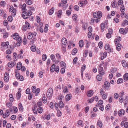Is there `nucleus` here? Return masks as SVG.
Segmentation results:
<instances>
[{
	"label": "nucleus",
	"instance_id": "1",
	"mask_svg": "<svg viewBox=\"0 0 128 128\" xmlns=\"http://www.w3.org/2000/svg\"><path fill=\"white\" fill-rule=\"evenodd\" d=\"M53 90L51 88H50L47 90L46 93V96L48 98H50L52 96Z\"/></svg>",
	"mask_w": 128,
	"mask_h": 128
},
{
	"label": "nucleus",
	"instance_id": "2",
	"mask_svg": "<svg viewBox=\"0 0 128 128\" xmlns=\"http://www.w3.org/2000/svg\"><path fill=\"white\" fill-rule=\"evenodd\" d=\"M22 17L24 19H26L28 18V13L25 11H23L22 13Z\"/></svg>",
	"mask_w": 128,
	"mask_h": 128
},
{
	"label": "nucleus",
	"instance_id": "3",
	"mask_svg": "<svg viewBox=\"0 0 128 128\" xmlns=\"http://www.w3.org/2000/svg\"><path fill=\"white\" fill-rule=\"evenodd\" d=\"M125 112V111L124 110H120L118 111V115L120 116H121L122 115H124Z\"/></svg>",
	"mask_w": 128,
	"mask_h": 128
},
{
	"label": "nucleus",
	"instance_id": "4",
	"mask_svg": "<svg viewBox=\"0 0 128 128\" xmlns=\"http://www.w3.org/2000/svg\"><path fill=\"white\" fill-rule=\"evenodd\" d=\"M124 82H126L128 80V73H126L124 75Z\"/></svg>",
	"mask_w": 128,
	"mask_h": 128
},
{
	"label": "nucleus",
	"instance_id": "5",
	"mask_svg": "<svg viewBox=\"0 0 128 128\" xmlns=\"http://www.w3.org/2000/svg\"><path fill=\"white\" fill-rule=\"evenodd\" d=\"M42 101L45 104L47 102V99L46 98V97L45 94H43L42 95Z\"/></svg>",
	"mask_w": 128,
	"mask_h": 128
},
{
	"label": "nucleus",
	"instance_id": "6",
	"mask_svg": "<svg viewBox=\"0 0 128 128\" xmlns=\"http://www.w3.org/2000/svg\"><path fill=\"white\" fill-rule=\"evenodd\" d=\"M116 45V48L118 51H120V50L121 48V44L119 43H117V44Z\"/></svg>",
	"mask_w": 128,
	"mask_h": 128
},
{
	"label": "nucleus",
	"instance_id": "7",
	"mask_svg": "<svg viewBox=\"0 0 128 128\" xmlns=\"http://www.w3.org/2000/svg\"><path fill=\"white\" fill-rule=\"evenodd\" d=\"M93 93V92L92 90H90L87 92V94L88 96L91 97L92 96Z\"/></svg>",
	"mask_w": 128,
	"mask_h": 128
},
{
	"label": "nucleus",
	"instance_id": "8",
	"mask_svg": "<svg viewBox=\"0 0 128 128\" xmlns=\"http://www.w3.org/2000/svg\"><path fill=\"white\" fill-rule=\"evenodd\" d=\"M62 42L63 44L66 45L67 43L66 39L64 38H62Z\"/></svg>",
	"mask_w": 128,
	"mask_h": 128
},
{
	"label": "nucleus",
	"instance_id": "9",
	"mask_svg": "<svg viewBox=\"0 0 128 128\" xmlns=\"http://www.w3.org/2000/svg\"><path fill=\"white\" fill-rule=\"evenodd\" d=\"M8 66L9 67H12L14 65V63L12 62H9L8 64Z\"/></svg>",
	"mask_w": 128,
	"mask_h": 128
},
{
	"label": "nucleus",
	"instance_id": "10",
	"mask_svg": "<svg viewBox=\"0 0 128 128\" xmlns=\"http://www.w3.org/2000/svg\"><path fill=\"white\" fill-rule=\"evenodd\" d=\"M83 122L81 120H79L77 123V125L78 126H83Z\"/></svg>",
	"mask_w": 128,
	"mask_h": 128
},
{
	"label": "nucleus",
	"instance_id": "11",
	"mask_svg": "<svg viewBox=\"0 0 128 128\" xmlns=\"http://www.w3.org/2000/svg\"><path fill=\"white\" fill-rule=\"evenodd\" d=\"M56 68L55 65L54 64H53L51 66L50 68V70L52 72H54L55 71Z\"/></svg>",
	"mask_w": 128,
	"mask_h": 128
},
{
	"label": "nucleus",
	"instance_id": "12",
	"mask_svg": "<svg viewBox=\"0 0 128 128\" xmlns=\"http://www.w3.org/2000/svg\"><path fill=\"white\" fill-rule=\"evenodd\" d=\"M72 97V95L70 94H67L66 96V100H69Z\"/></svg>",
	"mask_w": 128,
	"mask_h": 128
},
{
	"label": "nucleus",
	"instance_id": "13",
	"mask_svg": "<svg viewBox=\"0 0 128 128\" xmlns=\"http://www.w3.org/2000/svg\"><path fill=\"white\" fill-rule=\"evenodd\" d=\"M116 2L115 0H114L112 2L111 6L112 7L115 8L116 6Z\"/></svg>",
	"mask_w": 128,
	"mask_h": 128
},
{
	"label": "nucleus",
	"instance_id": "14",
	"mask_svg": "<svg viewBox=\"0 0 128 128\" xmlns=\"http://www.w3.org/2000/svg\"><path fill=\"white\" fill-rule=\"evenodd\" d=\"M22 66V63L20 62L18 63L17 64L16 68L18 70H20L21 69Z\"/></svg>",
	"mask_w": 128,
	"mask_h": 128
},
{
	"label": "nucleus",
	"instance_id": "15",
	"mask_svg": "<svg viewBox=\"0 0 128 128\" xmlns=\"http://www.w3.org/2000/svg\"><path fill=\"white\" fill-rule=\"evenodd\" d=\"M54 8H52L48 12L49 15H52L54 12Z\"/></svg>",
	"mask_w": 128,
	"mask_h": 128
},
{
	"label": "nucleus",
	"instance_id": "16",
	"mask_svg": "<svg viewBox=\"0 0 128 128\" xmlns=\"http://www.w3.org/2000/svg\"><path fill=\"white\" fill-rule=\"evenodd\" d=\"M63 92L64 93L67 94L68 92V89L67 87L66 86H65L64 87L63 90Z\"/></svg>",
	"mask_w": 128,
	"mask_h": 128
},
{
	"label": "nucleus",
	"instance_id": "17",
	"mask_svg": "<svg viewBox=\"0 0 128 128\" xmlns=\"http://www.w3.org/2000/svg\"><path fill=\"white\" fill-rule=\"evenodd\" d=\"M97 125L100 128H102V122L98 120L97 122Z\"/></svg>",
	"mask_w": 128,
	"mask_h": 128
},
{
	"label": "nucleus",
	"instance_id": "18",
	"mask_svg": "<svg viewBox=\"0 0 128 128\" xmlns=\"http://www.w3.org/2000/svg\"><path fill=\"white\" fill-rule=\"evenodd\" d=\"M104 85L106 87H109L110 86V84L109 82L106 81L104 82Z\"/></svg>",
	"mask_w": 128,
	"mask_h": 128
},
{
	"label": "nucleus",
	"instance_id": "19",
	"mask_svg": "<svg viewBox=\"0 0 128 128\" xmlns=\"http://www.w3.org/2000/svg\"><path fill=\"white\" fill-rule=\"evenodd\" d=\"M31 50L33 52H35L36 50V46L34 45H32L30 47Z\"/></svg>",
	"mask_w": 128,
	"mask_h": 128
},
{
	"label": "nucleus",
	"instance_id": "20",
	"mask_svg": "<svg viewBox=\"0 0 128 128\" xmlns=\"http://www.w3.org/2000/svg\"><path fill=\"white\" fill-rule=\"evenodd\" d=\"M59 106V107L61 108L64 106V104L63 102L62 101H60L58 103Z\"/></svg>",
	"mask_w": 128,
	"mask_h": 128
},
{
	"label": "nucleus",
	"instance_id": "21",
	"mask_svg": "<svg viewBox=\"0 0 128 128\" xmlns=\"http://www.w3.org/2000/svg\"><path fill=\"white\" fill-rule=\"evenodd\" d=\"M18 34L17 33H16L13 35V38L14 39L16 40L17 39V38L18 37Z\"/></svg>",
	"mask_w": 128,
	"mask_h": 128
},
{
	"label": "nucleus",
	"instance_id": "22",
	"mask_svg": "<svg viewBox=\"0 0 128 128\" xmlns=\"http://www.w3.org/2000/svg\"><path fill=\"white\" fill-rule=\"evenodd\" d=\"M9 44V43L8 42H2L1 44L2 46H8Z\"/></svg>",
	"mask_w": 128,
	"mask_h": 128
},
{
	"label": "nucleus",
	"instance_id": "23",
	"mask_svg": "<svg viewBox=\"0 0 128 128\" xmlns=\"http://www.w3.org/2000/svg\"><path fill=\"white\" fill-rule=\"evenodd\" d=\"M77 50L76 48H74L72 52V55H74L77 53Z\"/></svg>",
	"mask_w": 128,
	"mask_h": 128
},
{
	"label": "nucleus",
	"instance_id": "24",
	"mask_svg": "<svg viewBox=\"0 0 128 128\" xmlns=\"http://www.w3.org/2000/svg\"><path fill=\"white\" fill-rule=\"evenodd\" d=\"M79 46L80 48H82L83 46V41L82 40H80L79 43Z\"/></svg>",
	"mask_w": 128,
	"mask_h": 128
},
{
	"label": "nucleus",
	"instance_id": "25",
	"mask_svg": "<svg viewBox=\"0 0 128 128\" xmlns=\"http://www.w3.org/2000/svg\"><path fill=\"white\" fill-rule=\"evenodd\" d=\"M18 106V108L19 110L21 111H22L23 108L21 103H20L19 104Z\"/></svg>",
	"mask_w": 128,
	"mask_h": 128
},
{
	"label": "nucleus",
	"instance_id": "26",
	"mask_svg": "<svg viewBox=\"0 0 128 128\" xmlns=\"http://www.w3.org/2000/svg\"><path fill=\"white\" fill-rule=\"evenodd\" d=\"M105 25L104 24V23H102L100 24L101 28L102 30V31L103 32L104 30V28Z\"/></svg>",
	"mask_w": 128,
	"mask_h": 128
},
{
	"label": "nucleus",
	"instance_id": "27",
	"mask_svg": "<svg viewBox=\"0 0 128 128\" xmlns=\"http://www.w3.org/2000/svg\"><path fill=\"white\" fill-rule=\"evenodd\" d=\"M105 49L106 50H107L109 49V51H110V47L109 45L108 44H105L104 47Z\"/></svg>",
	"mask_w": 128,
	"mask_h": 128
},
{
	"label": "nucleus",
	"instance_id": "28",
	"mask_svg": "<svg viewBox=\"0 0 128 128\" xmlns=\"http://www.w3.org/2000/svg\"><path fill=\"white\" fill-rule=\"evenodd\" d=\"M84 2H87V1H86L84 0V1H82V2L80 1L79 3V6L80 7H82L83 6V3Z\"/></svg>",
	"mask_w": 128,
	"mask_h": 128
},
{
	"label": "nucleus",
	"instance_id": "29",
	"mask_svg": "<svg viewBox=\"0 0 128 128\" xmlns=\"http://www.w3.org/2000/svg\"><path fill=\"white\" fill-rule=\"evenodd\" d=\"M123 81V79L122 78H120L117 81V83L118 84L122 83Z\"/></svg>",
	"mask_w": 128,
	"mask_h": 128
},
{
	"label": "nucleus",
	"instance_id": "30",
	"mask_svg": "<svg viewBox=\"0 0 128 128\" xmlns=\"http://www.w3.org/2000/svg\"><path fill=\"white\" fill-rule=\"evenodd\" d=\"M60 64L61 66L63 68H64L66 66V64L65 62H60Z\"/></svg>",
	"mask_w": 128,
	"mask_h": 128
},
{
	"label": "nucleus",
	"instance_id": "31",
	"mask_svg": "<svg viewBox=\"0 0 128 128\" xmlns=\"http://www.w3.org/2000/svg\"><path fill=\"white\" fill-rule=\"evenodd\" d=\"M5 114L6 115V116L8 117L10 114L9 110H6L5 111Z\"/></svg>",
	"mask_w": 128,
	"mask_h": 128
},
{
	"label": "nucleus",
	"instance_id": "32",
	"mask_svg": "<svg viewBox=\"0 0 128 128\" xmlns=\"http://www.w3.org/2000/svg\"><path fill=\"white\" fill-rule=\"evenodd\" d=\"M62 14V12L61 10H59L58 12L57 16L58 17L60 18L61 15Z\"/></svg>",
	"mask_w": 128,
	"mask_h": 128
},
{
	"label": "nucleus",
	"instance_id": "33",
	"mask_svg": "<svg viewBox=\"0 0 128 128\" xmlns=\"http://www.w3.org/2000/svg\"><path fill=\"white\" fill-rule=\"evenodd\" d=\"M26 25L25 26L28 29H29L30 28V24L27 22H25Z\"/></svg>",
	"mask_w": 128,
	"mask_h": 128
},
{
	"label": "nucleus",
	"instance_id": "34",
	"mask_svg": "<svg viewBox=\"0 0 128 128\" xmlns=\"http://www.w3.org/2000/svg\"><path fill=\"white\" fill-rule=\"evenodd\" d=\"M97 80L98 81H100L102 80V77L100 75H98L96 76Z\"/></svg>",
	"mask_w": 128,
	"mask_h": 128
},
{
	"label": "nucleus",
	"instance_id": "35",
	"mask_svg": "<svg viewBox=\"0 0 128 128\" xmlns=\"http://www.w3.org/2000/svg\"><path fill=\"white\" fill-rule=\"evenodd\" d=\"M86 68V65L84 64L82 67L81 68V72H83Z\"/></svg>",
	"mask_w": 128,
	"mask_h": 128
},
{
	"label": "nucleus",
	"instance_id": "36",
	"mask_svg": "<svg viewBox=\"0 0 128 128\" xmlns=\"http://www.w3.org/2000/svg\"><path fill=\"white\" fill-rule=\"evenodd\" d=\"M117 70V69L116 68H113L112 69L110 70L111 72L112 73H114V72H116V71Z\"/></svg>",
	"mask_w": 128,
	"mask_h": 128
},
{
	"label": "nucleus",
	"instance_id": "37",
	"mask_svg": "<svg viewBox=\"0 0 128 128\" xmlns=\"http://www.w3.org/2000/svg\"><path fill=\"white\" fill-rule=\"evenodd\" d=\"M77 16L76 14H74L72 16V18L73 20L74 21H76L77 20Z\"/></svg>",
	"mask_w": 128,
	"mask_h": 128
},
{
	"label": "nucleus",
	"instance_id": "38",
	"mask_svg": "<svg viewBox=\"0 0 128 128\" xmlns=\"http://www.w3.org/2000/svg\"><path fill=\"white\" fill-rule=\"evenodd\" d=\"M37 111L39 113H41L43 111V110L42 107H39V108H38Z\"/></svg>",
	"mask_w": 128,
	"mask_h": 128
},
{
	"label": "nucleus",
	"instance_id": "39",
	"mask_svg": "<svg viewBox=\"0 0 128 128\" xmlns=\"http://www.w3.org/2000/svg\"><path fill=\"white\" fill-rule=\"evenodd\" d=\"M26 2L28 5H30L32 4V1L30 0H26Z\"/></svg>",
	"mask_w": 128,
	"mask_h": 128
},
{
	"label": "nucleus",
	"instance_id": "40",
	"mask_svg": "<svg viewBox=\"0 0 128 128\" xmlns=\"http://www.w3.org/2000/svg\"><path fill=\"white\" fill-rule=\"evenodd\" d=\"M102 65V64H100L99 65L98 69L99 70V71H103V67H101Z\"/></svg>",
	"mask_w": 128,
	"mask_h": 128
},
{
	"label": "nucleus",
	"instance_id": "41",
	"mask_svg": "<svg viewBox=\"0 0 128 128\" xmlns=\"http://www.w3.org/2000/svg\"><path fill=\"white\" fill-rule=\"evenodd\" d=\"M21 96L20 93L18 91L16 94V97L18 99H19L20 98Z\"/></svg>",
	"mask_w": 128,
	"mask_h": 128
},
{
	"label": "nucleus",
	"instance_id": "42",
	"mask_svg": "<svg viewBox=\"0 0 128 128\" xmlns=\"http://www.w3.org/2000/svg\"><path fill=\"white\" fill-rule=\"evenodd\" d=\"M120 11L122 12H124V5L123 4L122 5L120 6Z\"/></svg>",
	"mask_w": 128,
	"mask_h": 128
},
{
	"label": "nucleus",
	"instance_id": "43",
	"mask_svg": "<svg viewBox=\"0 0 128 128\" xmlns=\"http://www.w3.org/2000/svg\"><path fill=\"white\" fill-rule=\"evenodd\" d=\"M50 58L53 61H54L55 60V58L53 54H52L50 56Z\"/></svg>",
	"mask_w": 128,
	"mask_h": 128
},
{
	"label": "nucleus",
	"instance_id": "44",
	"mask_svg": "<svg viewBox=\"0 0 128 128\" xmlns=\"http://www.w3.org/2000/svg\"><path fill=\"white\" fill-rule=\"evenodd\" d=\"M124 24V25H127L128 24V21L126 20H124V21L123 23H122V25H123Z\"/></svg>",
	"mask_w": 128,
	"mask_h": 128
},
{
	"label": "nucleus",
	"instance_id": "45",
	"mask_svg": "<svg viewBox=\"0 0 128 128\" xmlns=\"http://www.w3.org/2000/svg\"><path fill=\"white\" fill-rule=\"evenodd\" d=\"M26 4L24 3V4L22 6V10H25L26 9Z\"/></svg>",
	"mask_w": 128,
	"mask_h": 128
},
{
	"label": "nucleus",
	"instance_id": "46",
	"mask_svg": "<svg viewBox=\"0 0 128 128\" xmlns=\"http://www.w3.org/2000/svg\"><path fill=\"white\" fill-rule=\"evenodd\" d=\"M12 105V102H8L6 103V106L10 108Z\"/></svg>",
	"mask_w": 128,
	"mask_h": 128
},
{
	"label": "nucleus",
	"instance_id": "47",
	"mask_svg": "<svg viewBox=\"0 0 128 128\" xmlns=\"http://www.w3.org/2000/svg\"><path fill=\"white\" fill-rule=\"evenodd\" d=\"M88 53V51L87 50H85L84 52V53L83 56L84 57H86V56L87 54Z\"/></svg>",
	"mask_w": 128,
	"mask_h": 128
},
{
	"label": "nucleus",
	"instance_id": "48",
	"mask_svg": "<svg viewBox=\"0 0 128 128\" xmlns=\"http://www.w3.org/2000/svg\"><path fill=\"white\" fill-rule=\"evenodd\" d=\"M47 58L45 54H44L42 56V60L43 61L45 60Z\"/></svg>",
	"mask_w": 128,
	"mask_h": 128
},
{
	"label": "nucleus",
	"instance_id": "49",
	"mask_svg": "<svg viewBox=\"0 0 128 128\" xmlns=\"http://www.w3.org/2000/svg\"><path fill=\"white\" fill-rule=\"evenodd\" d=\"M94 100V97L92 98L91 99H88V103H92Z\"/></svg>",
	"mask_w": 128,
	"mask_h": 128
},
{
	"label": "nucleus",
	"instance_id": "50",
	"mask_svg": "<svg viewBox=\"0 0 128 128\" xmlns=\"http://www.w3.org/2000/svg\"><path fill=\"white\" fill-rule=\"evenodd\" d=\"M78 58L77 57H75L73 60V64H76L77 60Z\"/></svg>",
	"mask_w": 128,
	"mask_h": 128
},
{
	"label": "nucleus",
	"instance_id": "51",
	"mask_svg": "<svg viewBox=\"0 0 128 128\" xmlns=\"http://www.w3.org/2000/svg\"><path fill=\"white\" fill-rule=\"evenodd\" d=\"M97 13L98 14V16L99 18H100L102 17V14L100 11H98L97 12Z\"/></svg>",
	"mask_w": 128,
	"mask_h": 128
},
{
	"label": "nucleus",
	"instance_id": "52",
	"mask_svg": "<svg viewBox=\"0 0 128 128\" xmlns=\"http://www.w3.org/2000/svg\"><path fill=\"white\" fill-rule=\"evenodd\" d=\"M8 21L11 22L12 20V18L11 16H9L8 17Z\"/></svg>",
	"mask_w": 128,
	"mask_h": 128
},
{
	"label": "nucleus",
	"instance_id": "53",
	"mask_svg": "<svg viewBox=\"0 0 128 128\" xmlns=\"http://www.w3.org/2000/svg\"><path fill=\"white\" fill-rule=\"evenodd\" d=\"M57 112V116L58 117L61 116L62 115V113L60 110H58Z\"/></svg>",
	"mask_w": 128,
	"mask_h": 128
},
{
	"label": "nucleus",
	"instance_id": "54",
	"mask_svg": "<svg viewBox=\"0 0 128 128\" xmlns=\"http://www.w3.org/2000/svg\"><path fill=\"white\" fill-rule=\"evenodd\" d=\"M36 86H32V92H35V91H36Z\"/></svg>",
	"mask_w": 128,
	"mask_h": 128
},
{
	"label": "nucleus",
	"instance_id": "55",
	"mask_svg": "<svg viewBox=\"0 0 128 128\" xmlns=\"http://www.w3.org/2000/svg\"><path fill=\"white\" fill-rule=\"evenodd\" d=\"M124 104H126L128 102V96H126L125 99L124 100Z\"/></svg>",
	"mask_w": 128,
	"mask_h": 128
},
{
	"label": "nucleus",
	"instance_id": "56",
	"mask_svg": "<svg viewBox=\"0 0 128 128\" xmlns=\"http://www.w3.org/2000/svg\"><path fill=\"white\" fill-rule=\"evenodd\" d=\"M114 98L115 99H117L119 96V95L117 93H115L114 95Z\"/></svg>",
	"mask_w": 128,
	"mask_h": 128
},
{
	"label": "nucleus",
	"instance_id": "57",
	"mask_svg": "<svg viewBox=\"0 0 128 128\" xmlns=\"http://www.w3.org/2000/svg\"><path fill=\"white\" fill-rule=\"evenodd\" d=\"M62 6L63 7V9L64 10H65L68 6V5H66V4H63L62 5Z\"/></svg>",
	"mask_w": 128,
	"mask_h": 128
},
{
	"label": "nucleus",
	"instance_id": "58",
	"mask_svg": "<svg viewBox=\"0 0 128 128\" xmlns=\"http://www.w3.org/2000/svg\"><path fill=\"white\" fill-rule=\"evenodd\" d=\"M102 95V98L104 100H105L107 98V94H104Z\"/></svg>",
	"mask_w": 128,
	"mask_h": 128
},
{
	"label": "nucleus",
	"instance_id": "59",
	"mask_svg": "<svg viewBox=\"0 0 128 128\" xmlns=\"http://www.w3.org/2000/svg\"><path fill=\"white\" fill-rule=\"evenodd\" d=\"M32 37V35L31 34H29V35L27 36V38L28 39H31Z\"/></svg>",
	"mask_w": 128,
	"mask_h": 128
},
{
	"label": "nucleus",
	"instance_id": "60",
	"mask_svg": "<svg viewBox=\"0 0 128 128\" xmlns=\"http://www.w3.org/2000/svg\"><path fill=\"white\" fill-rule=\"evenodd\" d=\"M8 36V34L7 32H6L4 34V35L3 36V37L4 38H7Z\"/></svg>",
	"mask_w": 128,
	"mask_h": 128
},
{
	"label": "nucleus",
	"instance_id": "61",
	"mask_svg": "<svg viewBox=\"0 0 128 128\" xmlns=\"http://www.w3.org/2000/svg\"><path fill=\"white\" fill-rule=\"evenodd\" d=\"M98 46L100 48H102V42H99L98 44Z\"/></svg>",
	"mask_w": 128,
	"mask_h": 128
},
{
	"label": "nucleus",
	"instance_id": "62",
	"mask_svg": "<svg viewBox=\"0 0 128 128\" xmlns=\"http://www.w3.org/2000/svg\"><path fill=\"white\" fill-rule=\"evenodd\" d=\"M87 25L86 24H84L82 25V28L84 30H85L86 28Z\"/></svg>",
	"mask_w": 128,
	"mask_h": 128
},
{
	"label": "nucleus",
	"instance_id": "63",
	"mask_svg": "<svg viewBox=\"0 0 128 128\" xmlns=\"http://www.w3.org/2000/svg\"><path fill=\"white\" fill-rule=\"evenodd\" d=\"M9 77H4V81L6 82H8L9 80Z\"/></svg>",
	"mask_w": 128,
	"mask_h": 128
},
{
	"label": "nucleus",
	"instance_id": "64",
	"mask_svg": "<svg viewBox=\"0 0 128 128\" xmlns=\"http://www.w3.org/2000/svg\"><path fill=\"white\" fill-rule=\"evenodd\" d=\"M93 17L94 18H96L98 16L97 13L96 12H94V13L93 14Z\"/></svg>",
	"mask_w": 128,
	"mask_h": 128
}]
</instances>
